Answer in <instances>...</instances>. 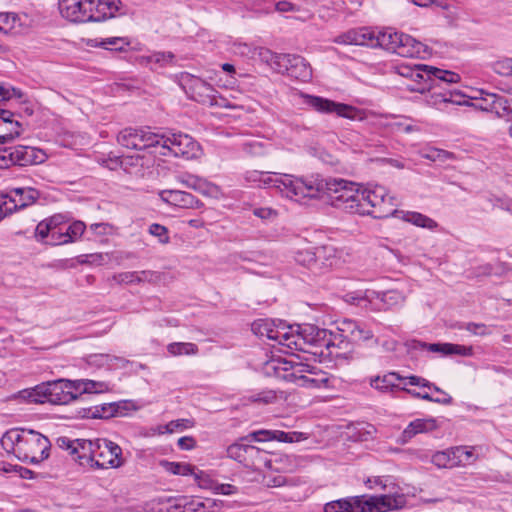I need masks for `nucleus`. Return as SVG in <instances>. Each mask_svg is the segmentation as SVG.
<instances>
[{
  "label": "nucleus",
  "instance_id": "obj_1",
  "mask_svg": "<svg viewBox=\"0 0 512 512\" xmlns=\"http://www.w3.org/2000/svg\"><path fill=\"white\" fill-rule=\"evenodd\" d=\"M2 448L22 462L39 464L49 457L51 443L41 433L28 429H10L0 440Z\"/></svg>",
  "mask_w": 512,
  "mask_h": 512
},
{
  "label": "nucleus",
  "instance_id": "obj_2",
  "mask_svg": "<svg viewBox=\"0 0 512 512\" xmlns=\"http://www.w3.org/2000/svg\"><path fill=\"white\" fill-rule=\"evenodd\" d=\"M61 15L71 22H101L121 10V0H58Z\"/></svg>",
  "mask_w": 512,
  "mask_h": 512
},
{
  "label": "nucleus",
  "instance_id": "obj_3",
  "mask_svg": "<svg viewBox=\"0 0 512 512\" xmlns=\"http://www.w3.org/2000/svg\"><path fill=\"white\" fill-rule=\"evenodd\" d=\"M319 181V198L326 196L332 206L359 215L361 191L355 189V183L322 176Z\"/></svg>",
  "mask_w": 512,
  "mask_h": 512
},
{
  "label": "nucleus",
  "instance_id": "obj_4",
  "mask_svg": "<svg viewBox=\"0 0 512 512\" xmlns=\"http://www.w3.org/2000/svg\"><path fill=\"white\" fill-rule=\"evenodd\" d=\"M320 175L309 178L296 177L291 174L274 173L272 188L283 197L296 202L319 198Z\"/></svg>",
  "mask_w": 512,
  "mask_h": 512
},
{
  "label": "nucleus",
  "instance_id": "obj_5",
  "mask_svg": "<svg viewBox=\"0 0 512 512\" xmlns=\"http://www.w3.org/2000/svg\"><path fill=\"white\" fill-rule=\"evenodd\" d=\"M397 203L393 196L388 194L385 187L375 185L373 188H366L360 194L359 215H369L376 219H383L395 216Z\"/></svg>",
  "mask_w": 512,
  "mask_h": 512
},
{
  "label": "nucleus",
  "instance_id": "obj_6",
  "mask_svg": "<svg viewBox=\"0 0 512 512\" xmlns=\"http://www.w3.org/2000/svg\"><path fill=\"white\" fill-rule=\"evenodd\" d=\"M157 142L156 150L152 153L163 156L173 155L190 159L195 157L199 150L198 143L188 134L181 132L158 134Z\"/></svg>",
  "mask_w": 512,
  "mask_h": 512
},
{
  "label": "nucleus",
  "instance_id": "obj_7",
  "mask_svg": "<svg viewBox=\"0 0 512 512\" xmlns=\"http://www.w3.org/2000/svg\"><path fill=\"white\" fill-rule=\"evenodd\" d=\"M411 78L418 83V87H413L411 90L420 93L435 90L436 87L441 86V83H458L460 81L459 74L429 65H416Z\"/></svg>",
  "mask_w": 512,
  "mask_h": 512
},
{
  "label": "nucleus",
  "instance_id": "obj_8",
  "mask_svg": "<svg viewBox=\"0 0 512 512\" xmlns=\"http://www.w3.org/2000/svg\"><path fill=\"white\" fill-rule=\"evenodd\" d=\"M299 97L303 100L305 105L320 113H336L340 117L357 121L366 119L363 110L351 105L337 103L327 98L305 93H299Z\"/></svg>",
  "mask_w": 512,
  "mask_h": 512
},
{
  "label": "nucleus",
  "instance_id": "obj_9",
  "mask_svg": "<svg viewBox=\"0 0 512 512\" xmlns=\"http://www.w3.org/2000/svg\"><path fill=\"white\" fill-rule=\"evenodd\" d=\"M270 65L280 73L300 81H308L312 77L309 63L299 55L270 53Z\"/></svg>",
  "mask_w": 512,
  "mask_h": 512
},
{
  "label": "nucleus",
  "instance_id": "obj_10",
  "mask_svg": "<svg viewBox=\"0 0 512 512\" xmlns=\"http://www.w3.org/2000/svg\"><path fill=\"white\" fill-rule=\"evenodd\" d=\"M158 134L143 129L125 128L117 135V142L125 148L134 150H156Z\"/></svg>",
  "mask_w": 512,
  "mask_h": 512
},
{
  "label": "nucleus",
  "instance_id": "obj_11",
  "mask_svg": "<svg viewBox=\"0 0 512 512\" xmlns=\"http://www.w3.org/2000/svg\"><path fill=\"white\" fill-rule=\"evenodd\" d=\"M94 468H119L124 464L121 447L107 439H96Z\"/></svg>",
  "mask_w": 512,
  "mask_h": 512
},
{
  "label": "nucleus",
  "instance_id": "obj_12",
  "mask_svg": "<svg viewBox=\"0 0 512 512\" xmlns=\"http://www.w3.org/2000/svg\"><path fill=\"white\" fill-rule=\"evenodd\" d=\"M395 486L389 489L388 494L380 496H361V504L364 512H387L398 510L405 506L406 498L403 494L393 492Z\"/></svg>",
  "mask_w": 512,
  "mask_h": 512
},
{
  "label": "nucleus",
  "instance_id": "obj_13",
  "mask_svg": "<svg viewBox=\"0 0 512 512\" xmlns=\"http://www.w3.org/2000/svg\"><path fill=\"white\" fill-rule=\"evenodd\" d=\"M182 87L186 95L193 101L209 106L212 103L216 89L205 80L188 75L183 79Z\"/></svg>",
  "mask_w": 512,
  "mask_h": 512
},
{
  "label": "nucleus",
  "instance_id": "obj_14",
  "mask_svg": "<svg viewBox=\"0 0 512 512\" xmlns=\"http://www.w3.org/2000/svg\"><path fill=\"white\" fill-rule=\"evenodd\" d=\"M9 167L13 165L28 166L43 163L47 155L39 148L31 146L8 147Z\"/></svg>",
  "mask_w": 512,
  "mask_h": 512
},
{
  "label": "nucleus",
  "instance_id": "obj_15",
  "mask_svg": "<svg viewBox=\"0 0 512 512\" xmlns=\"http://www.w3.org/2000/svg\"><path fill=\"white\" fill-rule=\"evenodd\" d=\"M49 403L66 405L78 399L75 380L59 379L48 382Z\"/></svg>",
  "mask_w": 512,
  "mask_h": 512
},
{
  "label": "nucleus",
  "instance_id": "obj_16",
  "mask_svg": "<svg viewBox=\"0 0 512 512\" xmlns=\"http://www.w3.org/2000/svg\"><path fill=\"white\" fill-rule=\"evenodd\" d=\"M21 117V113L0 108V144H6L23 133Z\"/></svg>",
  "mask_w": 512,
  "mask_h": 512
},
{
  "label": "nucleus",
  "instance_id": "obj_17",
  "mask_svg": "<svg viewBox=\"0 0 512 512\" xmlns=\"http://www.w3.org/2000/svg\"><path fill=\"white\" fill-rule=\"evenodd\" d=\"M481 100V108L483 110L494 112L499 117L507 118L508 121H511L509 132L512 136V97L504 94L485 93Z\"/></svg>",
  "mask_w": 512,
  "mask_h": 512
},
{
  "label": "nucleus",
  "instance_id": "obj_18",
  "mask_svg": "<svg viewBox=\"0 0 512 512\" xmlns=\"http://www.w3.org/2000/svg\"><path fill=\"white\" fill-rule=\"evenodd\" d=\"M307 436L302 432H284L281 430H266L261 429L257 431H253L249 433L247 436L243 437L242 441H255V442H265V441H278L283 443H293L305 440Z\"/></svg>",
  "mask_w": 512,
  "mask_h": 512
},
{
  "label": "nucleus",
  "instance_id": "obj_19",
  "mask_svg": "<svg viewBox=\"0 0 512 512\" xmlns=\"http://www.w3.org/2000/svg\"><path fill=\"white\" fill-rule=\"evenodd\" d=\"M332 331L321 329L315 325L305 324L304 325V340L305 346L309 349L316 348L320 349L311 351L313 354L326 355L325 350L329 348L330 337Z\"/></svg>",
  "mask_w": 512,
  "mask_h": 512
},
{
  "label": "nucleus",
  "instance_id": "obj_20",
  "mask_svg": "<svg viewBox=\"0 0 512 512\" xmlns=\"http://www.w3.org/2000/svg\"><path fill=\"white\" fill-rule=\"evenodd\" d=\"M162 201L184 209H199L203 203L191 193L181 190H162L159 192Z\"/></svg>",
  "mask_w": 512,
  "mask_h": 512
},
{
  "label": "nucleus",
  "instance_id": "obj_21",
  "mask_svg": "<svg viewBox=\"0 0 512 512\" xmlns=\"http://www.w3.org/2000/svg\"><path fill=\"white\" fill-rule=\"evenodd\" d=\"M96 439H76L75 448L72 458L79 463L80 466L94 468Z\"/></svg>",
  "mask_w": 512,
  "mask_h": 512
},
{
  "label": "nucleus",
  "instance_id": "obj_22",
  "mask_svg": "<svg viewBox=\"0 0 512 512\" xmlns=\"http://www.w3.org/2000/svg\"><path fill=\"white\" fill-rule=\"evenodd\" d=\"M438 423L435 418H418L411 421L403 430L400 436L402 444L408 443L413 437L420 433H428L436 430Z\"/></svg>",
  "mask_w": 512,
  "mask_h": 512
},
{
  "label": "nucleus",
  "instance_id": "obj_23",
  "mask_svg": "<svg viewBox=\"0 0 512 512\" xmlns=\"http://www.w3.org/2000/svg\"><path fill=\"white\" fill-rule=\"evenodd\" d=\"M307 372L308 375L296 376L295 373L292 372L289 374H284L282 377L284 379L294 377L297 384L305 388H327L329 386L330 378L328 377L326 372H316L314 371V368L311 370H307Z\"/></svg>",
  "mask_w": 512,
  "mask_h": 512
},
{
  "label": "nucleus",
  "instance_id": "obj_24",
  "mask_svg": "<svg viewBox=\"0 0 512 512\" xmlns=\"http://www.w3.org/2000/svg\"><path fill=\"white\" fill-rule=\"evenodd\" d=\"M449 83H441V86L439 87L442 91L440 92H432L430 94L428 103L439 106L443 103H452L456 105H463L467 104L468 101L465 98V95L462 94L460 91L457 90H447L443 85H448Z\"/></svg>",
  "mask_w": 512,
  "mask_h": 512
},
{
  "label": "nucleus",
  "instance_id": "obj_25",
  "mask_svg": "<svg viewBox=\"0 0 512 512\" xmlns=\"http://www.w3.org/2000/svg\"><path fill=\"white\" fill-rule=\"evenodd\" d=\"M338 262L334 247L324 245L316 247L315 274H322Z\"/></svg>",
  "mask_w": 512,
  "mask_h": 512
},
{
  "label": "nucleus",
  "instance_id": "obj_26",
  "mask_svg": "<svg viewBox=\"0 0 512 512\" xmlns=\"http://www.w3.org/2000/svg\"><path fill=\"white\" fill-rule=\"evenodd\" d=\"M324 512H364L361 496L341 498L324 505Z\"/></svg>",
  "mask_w": 512,
  "mask_h": 512
},
{
  "label": "nucleus",
  "instance_id": "obj_27",
  "mask_svg": "<svg viewBox=\"0 0 512 512\" xmlns=\"http://www.w3.org/2000/svg\"><path fill=\"white\" fill-rule=\"evenodd\" d=\"M12 194L11 202L13 203V209L15 210L23 209L32 205L39 197V191L31 187L15 188L12 190ZM6 211L11 212L12 208L7 207Z\"/></svg>",
  "mask_w": 512,
  "mask_h": 512
},
{
  "label": "nucleus",
  "instance_id": "obj_28",
  "mask_svg": "<svg viewBox=\"0 0 512 512\" xmlns=\"http://www.w3.org/2000/svg\"><path fill=\"white\" fill-rule=\"evenodd\" d=\"M400 46L397 50V54L402 57L419 58L426 52V45L416 40L408 34L401 36Z\"/></svg>",
  "mask_w": 512,
  "mask_h": 512
},
{
  "label": "nucleus",
  "instance_id": "obj_29",
  "mask_svg": "<svg viewBox=\"0 0 512 512\" xmlns=\"http://www.w3.org/2000/svg\"><path fill=\"white\" fill-rule=\"evenodd\" d=\"M402 35L403 33H398L393 30L375 32V48L380 47L397 54L400 43H402Z\"/></svg>",
  "mask_w": 512,
  "mask_h": 512
},
{
  "label": "nucleus",
  "instance_id": "obj_30",
  "mask_svg": "<svg viewBox=\"0 0 512 512\" xmlns=\"http://www.w3.org/2000/svg\"><path fill=\"white\" fill-rule=\"evenodd\" d=\"M87 45L94 48L124 52L131 45V41L127 37H109L102 39H90L88 40Z\"/></svg>",
  "mask_w": 512,
  "mask_h": 512
},
{
  "label": "nucleus",
  "instance_id": "obj_31",
  "mask_svg": "<svg viewBox=\"0 0 512 512\" xmlns=\"http://www.w3.org/2000/svg\"><path fill=\"white\" fill-rule=\"evenodd\" d=\"M329 348H327L326 356L333 358L344 357L351 351V341L344 337V334L332 332L330 337Z\"/></svg>",
  "mask_w": 512,
  "mask_h": 512
},
{
  "label": "nucleus",
  "instance_id": "obj_32",
  "mask_svg": "<svg viewBox=\"0 0 512 512\" xmlns=\"http://www.w3.org/2000/svg\"><path fill=\"white\" fill-rule=\"evenodd\" d=\"M78 398L83 394H100L111 390L109 382L95 381L91 379L75 380Z\"/></svg>",
  "mask_w": 512,
  "mask_h": 512
},
{
  "label": "nucleus",
  "instance_id": "obj_33",
  "mask_svg": "<svg viewBox=\"0 0 512 512\" xmlns=\"http://www.w3.org/2000/svg\"><path fill=\"white\" fill-rule=\"evenodd\" d=\"M396 215L406 222H409L417 227L434 230L438 227V223L432 218L414 211H398Z\"/></svg>",
  "mask_w": 512,
  "mask_h": 512
},
{
  "label": "nucleus",
  "instance_id": "obj_34",
  "mask_svg": "<svg viewBox=\"0 0 512 512\" xmlns=\"http://www.w3.org/2000/svg\"><path fill=\"white\" fill-rule=\"evenodd\" d=\"M20 397L28 403L42 404L49 402L48 382L36 385L31 389H25L20 392Z\"/></svg>",
  "mask_w": 512,
  "mask_h": 512
},
{
  "label": "nucleus",
  "instance_id": "obj_35",
  "mask_svg": "<svg viewBox=\"0 0 512 512\" xmlns=\"http://www.w3.org/2000/svg\"><path fill=\"white\" fill-rule=\"evenodd\" d=\"M248 454L246 467H250L256 471L267 469L270 453L251 445Z\"/></svg>",
  "mask_w": 512,
  "mask_h": 512
},
{
  "label": "nucleus",
  "instance_id": "obj_36",
  "mask_svg": "<svg viewBox=\"0 0 512 512\" xmlns=\"http://www.w3.org/2000/svg\"><path fill=\"white\" fill-rule=\"evenodd\" d=\"M277 325L275 321L272 319H257L251 324L252 332L259 337H266L267 339L272 340V338H279L280 336L276 335L277 333Z\"/></svg>",
  "mask_w": 512,
  "mask_h": 512
},
{
  "label": "nucleus",
  "instance_id": "obj_37",
  "mask_svg": "<svg viewBox=\"0 0 512 512\" xmlns=\"http://www.w3.org/2000/svg\"><path fill=\"white\" fill-rule=\"evenodd\" d=\"M274 173L252 170L245 173L244 179L247 183L257 187L272 188Z\"/></svg>",
  "mask_w": 512,
  "mask_h": 512
},
{
  "label": "nucleus",
  "instance_id": "obj_38",
  "mask_svg": "<svg viewBox=\"0 0 512 512\" xmlns=\"http://www.w3.org/2000/svg\"><path fill=\"white\" fill-rule=\"evenodd\" d=\"M403 380V377H401L399 374L392 372L384 375L383 377H375L371 380V386L386 392V391H393L395 388H399L398 381Z\"/></svg>",
  "mask_w": 512,
  "mask_h": 512
},
{
  "label": "nucleus",
  "instance_id": "obj_39",
  "mask_svg": "<svg viewBox=\"0 0 512 512\" xmlns=\"http://www.w3.org/2000/svg\"><path fill=\"white\" fill-rule=\"evenodd\" d=\"M293 461L287 455L270 454L267 470L280 473L289 472L292 470Z\"/></svg>",
  "mask_w": 512,
  "mask_h": 512
},
{
  "label": "nucleus",
  "instance_id": "obj_40",
  "mask_svg": "<svg viewBox=\"0 0 512 512\" xmlns=\"http://www.w3.org/2000/svg\"><path fill=\"white\" fill-rule=\"evenodd\" d=\"M0 23L5 29V34H19L22 32V23L16 13L1 12Z\"/></svg>",
  "mask_w": 512,
  "mask_h": 512
},
{
  "label": "nucleus",
  "instance_id": "obj_41",
  "mask_svg": "<svg viewBox=\"0 0 512 512\" xmlns=\"http://www.w3.org/2000/svg\"><path fill=\"white\" fill-rule=\"evenodd\" d=\"M432 463L439 468H453L460 465V460L456 459L453 449L448 451H439L432 456Z\"/></svg>",
  "mask_w": 512,
  "mask_h": 512
},
{
  "label": "nucleus",
  "instance_id": "obj_42",
  "mask_svg": "<svg viewBox=\"0 0 512 512\" xmlns=\"http://www.w3.org/2000/svg\"><path fill=\"white\" fill-rule=\"evenodd\" d=\"M159 465L168 473L173 475L188 476L194 474V467L187 463L171 462L160 460Z\"/></svg>",
  "mask_w": 512,
  "mask_h": 512
},
{
  "label": "nucleus",
  "instance_id": "obj_43",
  "mask_svg": "<svg viewBox=\"0 0 512 512\" xmlns=\"http://www.w3.org/2000/svg\"><path fill=\"white\" fill-rule=\"evenodd\" d=\"M250 446L245 443H233L227 448V456L246 466Z\"/></svg>",
  "mask_w": 512,
  "mask_h": 512
},
{
  "label": "nucleus",
  "instance_id": "obj_44",
  "mask_svg": "<svg viewBox=\"0 0 512 512\" xmlns=\"http://www.w3.org/2000/svg\"><path fill=\"white\" fill-rule=\"evenodd\" d=\"M285 346L291 350L311 352V350L305 346L304 325L299 326L295 333L291 331Z\"/></svg>",
  "mask_w": 512,
  "mask_h": 512
},
{
  "label": "nucleus",
  "instance_id": "obj_45",
  "mask_svg": "<svg viewBox=\"0 0 512 512\" xmlns=\"http://www.w3.org/2000/svg\"><path fill=\"white\" fill-rule=\"evenodd\" d=\"M401 390L407 392L414 398L423 399L426 401L434 402L441 405H451L453 403V398L449 394H444V397H434L429 393L422 394L420 391H416L408 388H401Z\"/></svg>",
  "mask_w": 512,
  "mask_h": 512
},
{
  "label": "nucleus",
  "instance_id": "obj_46",
  "mask_svg": "<svg viewBox=\"0 0 512 512\" xmlns=\"http://www.w3.org/2000/svg\"><path fill=\"white\" fill-rule=\"evenodd\" d=\"M87 418H99V419H109L114 417L112 402L111 403H103L100 405H96L90 407L87 410V413L84 415Z\"/></svg>",
  "mask_w": 512,
  "mask_h": 512
},
{
  "label": "nucleus",
  "instance_id": "obj_47",
  "mask_svg": "<svg viewBox=\"0 0 512 512\" xmlns=\"http://www.w3.org/2000/svg\"><path fill=\"white\" fill-rule=\"evenodd\" d=\"M297 263L303 265L315 273L316 247L303 249L297 252L295 257Z\"/></svg>",
  "mask_w": 512,
  "mask_h": 512
},
{
  "label": "nucleus",
  "instance_id": "obj_48",
  "mask_svg": "<svg viewBox=\"0 0 512 512\" xmlns=\"http://www.w3.org/2000/svg\"><path fill=\"white\" fill-rule=\"evenodd\" d=\"M356 45L370 46L375 48V31L367 27L355 29Z\"/></svg>",
  "mask_w": 512,
  "mask_h": 512
},
{
  "label": "nucleus",
  "instance_id": "obj_49",
  "mask_svg": "<svg viewBox=\"0 0 512 512\" xmlns=\"http://www.w3.org/2000/svg\"><path fill=\"white\" fill-rule=\"evenodd\" d=\"M167 350L170 354L177 356L195 354L198 351V348L193 343L176 342L169 344Z\"/></svg>",
  "mask_w": 512,
  "mask_h": 512
},
{
  "label": "nucleus",
  "instance_id": "obj_50",
  "mask_svg": "<svg viewBox=\"0 0 512 512\" xmlns=\"http://www.w3.org/2000/svg\"><path fill=\"white\" fill-rule=\"evenodd\" d=\"M195 190L203 195L210 197H218V195L220 194L219 186L201 177L198 180Z\"/></svg>",
  "mask_w": 512,
  "mask_h": 512
},
{
  "label": "nucleus",
  "instance_id": "obj_51",
  "mask_svg": "<svg viewBox=\"0 0 512 512\" xmlns=\"http://www.w3.org/2000/svg\"><path fill=\"white\" fill-rule=\"evenodd\" d=\"M359 325L360 324H358L354 320L344 319L343 321L339 322L337 327V333L344 334V337L351 341Z\"/></svg>",
  "mask_w": 512,
  "mask_h": 512
},
{
  "label": "nucleus",
  "instance_id": "obj_52",
  "mask_svg": "<svg viewBox=\"0 0 512 512\" xmlns=\"http://www.w3.org/2000/svg\"><path fill=\"white\" fill-rule=\"evenodd\" d=\"M70 243V238L65 234V227L52 228L50 237L47 240L48 245H63Z\"/></svg>",
  "mask_w": 512,
  "mask_h": 512
},
{
  "label": "nucleus",
  "instance_id": "obj_53",
  "mask_svg": "<svg viewBox=\"0 0 512 512\" xmlns=\"http://www.w3.org/2000/svg\"><path fill=\"white\" fill-rule=\"evenodd\" d=\"M133 157H122L113 155L110 153L106 159L102 160V164L107 167L110 170H116L123 166L124 162L127 161V163L133 165Z\"/></svg>",
  "mask_w": 512,
  "mask_h": 512
},
{
  "label": "nucleus",
  "instance_id": "obj_54",
  "mask_svg": "<svg viewBox=\"0 0 512 512\" xmlns=\"http://www.w3.org/2000/svg\"><path fill=\"white\" fill-rule=\"evenodd\" d=\"M85 228L86 225L84 224V222L74 221L70 225L65 226V234L69 236L70 242H74L83 235Z\"/></svg>",
  "mask_w": 512,
  "mask_h": 512
},
{
  "label": "nucleus",
  "instance_id": "obj_55",
  "mask_svg": "<svg viewBox=\"0 0 512 512\" xmlns=\"http://www.w3.org/2000/svg\"><path fill=\"white\" fill-rule=\"evenodd\" d=\"M51 229L52 228L49 225L48 221L46 219L42 220L41 222H39L37 224V226L35 228V233H34L35 239L38 242L47 244V240L50 237Z\"/></svg>",
  "mask_w": 512,
  "mask_h": 512
},
{
  "label": "nucleus",
  "instance_id": "obj_56",
  "mask_svg": "<svg viewBox=\"0 0 512 512\" xmlns=\"http://www.w3.org/2000/svg\"><path fill=\"white\" fill-rule=\"evenodd\" d=\"M351 341L364 343L371 342L374 345L378 344V339L374 337L373 332L369 329L362 327L361 325H359Z\"/></svg>",
  "mask_w": 512,
  "mask_h": 512
},
{
  "label": "nucleus",
  "instance_id": "obj_57",
  "mask_svg": "<svg viewBox=\"0 0 512 512\" xmlns=\"http://www.w3.org/2000/svg\"><path fill=\"white\" fill-rule=\"evenodd\" d=\"M112 408L114 417H124L128 415L129 411L136 409L134 404L128 400L112 402Z\"/></svg>",
  "mask_w": 512,
  "mask_h": 512
},
{
  "label": "nucleus",
  "instance_id": "obj_58",
  "mask_svg": "<svg viewBox=\"0 0 512 512\" xmlns=\"http://www.w3.org/2000/svg\"><path fill=\"white\" fill-rule=\"evenodd\" d=\"M424 158L431 160V161H440L444 162L448 159L453 158V154L451 152L438 149V148H430L427 150V152L423 155Z\"/></svg>",
  "mask_w": 512,
  "mask_h": 512
},
{
  "label": "nucleus",
  "instance_id": "obj_59",
  "mask_svg": "<svg viewBox=\"0 0 512 512\" xmlns=\"http://www.w3.org/2000/svg\"><path fill=\"white\" fill-rule=\"evenodd\" d=\"M193 426V422L189 419H177L172 420L168 424H166L164 428V432L173 433L179 430H183Z\"/></svg>",
  "mask_w": 512,
  "mask_h": 512
},
{
  "label": "nucleus",
  "instance_id": "obj_60",
  "mask_svg": "<svg viewBox=\"0 0 512 512\" xmlns=\"http://www.w3.org/2000/svg\"><path fill=\"white\" fill-rule=\"evenodd\" d=\"M23 97H24V94L21 90L16 89L14 87L6 86V85L0 83V100L1 101L10 100L12 98L22 99Z\"/></svg>",
  "mask_w": 512,
  "mask_h": 512
},
{
  "label": "nucleus",
  "instance_id": "obj_61",
  "mask_svg": "<svg viewBox=\"0 0 512 512\" xmlns=\"http://www.w3.org/2000/svg\"><path fill=\"white\" fill-rule=\"evenodd\" d=\"M495 73L512 77V59L498 60L493 64Z\"/></svg>",
  "mask_w": 512,
  "mask_h": 512
},
{
  "label": "nucleus",
  "instance_id": "obj_62",
  "mask_svg": "<svg viewBox=\"0 0 512 512\" xmlns=\"http://www.w3.org/2000/svg\"><path fill=\"white\" fill-rule=\"evenodd\" d=\"M453 453L456 455V459L460 460V464L464 462V464H471L475 461L473 451L469 450L467 447H455L453 448Z\"/></svg>",
  "mask_w": 512,
  "mask_h": 512
},
{
  "label": "nucleus",
  "instance_id": "obj_63",
  "mask_svg": "<svg viewBox=\"0 0 512 512\" xmlns=\"http://www.w3.org/2000/svg\"><path fill=\"white\" fill-rule=\"evenodd\" d=\"M149 233L159 239L160 243L169 242L168 229L160 224L154 223L149 227Z\"/></svg>",
  "mask_w": 512,
  "mask_h": 512
},
{
  "label": "nucleus",
  "instance_id": "obj_64",
  "mask_svg": "<svg viewBox=\"0 0 512 512\" xmlns=\"http://www.w3.org/2000/svg\"><path fill=\"white\" fill-rule=\"evenodd\" d=\"M137 274V284L148 282V283H156L160 280V274L151 270H143L136 271Z\"/></svg>",
  "mask_w": 512,
  "mask_h": 512
}]
</instances>
